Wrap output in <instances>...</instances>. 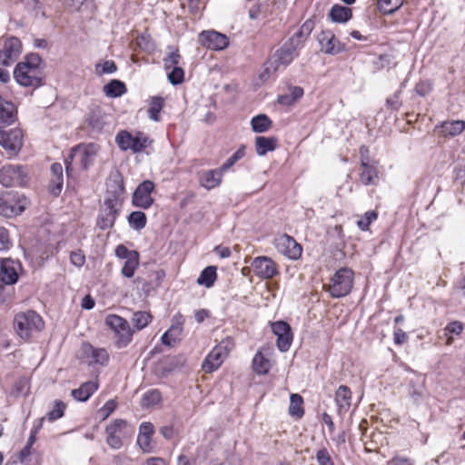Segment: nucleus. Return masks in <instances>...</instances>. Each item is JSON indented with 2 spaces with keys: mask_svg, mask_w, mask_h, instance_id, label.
Wrapping results in <instances>:
<instances>
[{
  "mask_svg": "<svg viewBox=\"0 0 465 465\" xmlns=\"http://www.w3.org/2000/svg\"><path fill=\"white\" fill-rule=\"evenodd\" d=\"M114 186V190H107L99 209L96 226L100 230H107L114 226L123 205L124 184L123 183H115Z\"/></svg>",
  "mask_w": 465,
  "mask_h": 465,
  "instance_id": "1",
  "label": "nucleus"
},
{
  "mask_svg": "<svg viewBox=\"0 0 465 465\" xmlns=\"http://www.w3.org/2000/svg\"><path fill=\"white\" fill-rule=\"evenodd\" d=\"M302 46L295 39L289 38L279 49L275 51L264 64V70L260 74V79L265 82L277 71L287 67L292 60L298 56V51Z\"/></svg>",
  "mask_w": 465,
  "mask_h": 465,
  "instance_id": "2",
  "label": "nucleus"
},
{
  "mask_svg": "<svg viewBox=\"0 0 465 465\" xmlns=\"http://www.w3.org/2000/svg\"><path fill=\"white\" fill-rule=\"evenodd\" d=\"M233 348L234 341L232 337L227 336L222 340L205 357L202 363L203 371L206 373H212L218 370Z\"/></svg>",
  "mask_w": 465,
  "mask_h": 465,
  "instance_id": "3",
  "label": "nucleus"
},
{
  "mask_svg": "<svg viewBox=\"0 0 465 465\" xmlns=\"http://www.w3.org/2000/svg\"><path fill=\"white\" fill-rule=\"evenodd\" d=\"M354 273L348 267L340 268L331 278L327 291L332 298L348 295L353 285Z\"/></svg>",
  "mask_w": 465,
  "mask_h": 465,
  "instance_id": "4",
  "label": "nucleus"
},
{
  "mask_svg": "<svg viewBox=\"0 0 465 465\" xmlns=\"http://www.w3.org/2000/svg\"><path fill=\"white\" fill-rule=\"evenodd\" d=\"M14 326L22 339L28 340L33 331H39L44 328V322L35 312L27 311L15 316Z\"/></svg>",
  "mask_w": 465,
  "mask_h": 465,
  "instance_id": "5",
  "label": "nucleus"
},
{
  "mask_svg": "<svg viewBox=\"0 0 465 465\" xmlns=\"http://www.w3.org/2000/svg\"><path fill=\"white\" fill-rule=\"evenodd\" d=\"M25 197L14 192H4L0 195V215L12 218L21 214L26 208Z\"/></svg>",
  "mask_w": 465,
  "mask_h": 465,
  "instance_id": "6",
  "label": "nucleus"
},
{
  "mask_svg": "<svg viewBox=\"0 0 465 465\" xmlns=\"http://www.w3.org/2000/svg\"><path fill=\"white\" fill-rule=\"evenodd\" d=\"M24 145V133L20 128L5 130L0 128V146L5 152L7 158L16 157Z\"/></svg>",
  "mask_w": 465,
  "mask_h": 465,
  "instance_id": "7",
  "label": "nucleus"
},
{
  "mask_svg": "<svg viewBox=\"0 0 465 465\" xmlns=\"http://www.w3.org/2000/svg\"><path fill=\"white\" fill-rule=\"evenodd\" d=\"M105 323L114 332L118 348L126 347L131 342L134 330L131 329L125 319L116 314H110L106 316Z\"/></svg>",
  "mask_w": 465,
  "mask_h": 465,
  "instance_id": "8",
  "label": "nucleus"
},
{
  "mask_svg": "<svg viewBox=\"0 0 465 465\" xmlns=\"http://www.w3.org/2000/svg\"><path fill=\"white\" fill-rule=\"evenodd\" d=\"M28 180V171L24 165L8 164L0 169V183L5 187L25 186Z\"/></svg>",
  "mask_w": 465,
  "mask_h": 465,
  "instance_id": "9",
  "label": "nucleus"
},
{
  "mask_svg": "<svg viewBox=\"0 0 465 465\" xmlns=\"http://www.w3.org/2000/svg\"><path fill=\"white\" fill-rule=\"evenodd\" d=\"M128 423L126 420L122 419H116L105 428L107 433L106 442L114 450H118L122 447V438L124 437L128 432Z\"/></svg>",
  "mask_w": 465,
  "mask_h": 465,
  "instance_id": "10",
  "label": "nucleus"
},
{
  "mask_svg": "<svg viewBox=\"0 0 465 465\" xmlns=\"http://www.w3.org/2000/svg\"><path fill=\"white\" fill-rule=\"evenodd\" d=\"M22 52L21 41L12 36L5 41L4 48L0 50V64L9 66L16 61Z\"/></svg>",
  "mask_w": 465,
  "mask_h": 465,
  "instance_id": "11",
  "label": "nucleus"
},
{
  "mask_svg": "<svg viewBox=\"0 0 465 465\" xmlns=\"http://www.w3.org/2000/svg\"><path fill=\"white\" fill-rule=\"evenodd\" d=\"M37 74L38 71L30 69L24 64H17L14 71V77L20 85L36 87L42 84V79Z\"/></svg>",
  "mask_w": 465,
  "mask_h": 465,
  "instance_id": "12",
  "label": "nucleus"
},
{
  "mask_svg": "<svg viewBox=\"0 0 465 465\" xmlns=\"http://www.w3.org/2000/svg\"><path fill=\"white\" fill-rule=\"evenodd\" d=\"M153 189L154 183L152 181L145 180L141 183L133 194L132 202L134 205L143 209L149 208L153 202V199L151 196V193Z\"/></svg>",
  "mask_w": 465,
  "mask_h": 465,
  "instance_id": "13",
  "label": "nucleus"
},
{
  "mask_svg": "<svg viewBox=\"0 0 465 465\" xmlns=\"http://www.w3.org/2000/svg\"><path fill=\"white\" fill-rule=\"evenodd\" d=\"M277 250L290 259H298L302 252V246L291 236L281 235L275 240Z\"/></svg>",
  "mask_w": 465,
  "mask_h": 465,
  "instance_id": "14",
  "label": "nucleus"
},
{
  "mask_svg": "<svg viewBox=\"0 0 465 465\" xmlns=\"http://www.w3.org/2000/svg\"><path fill=\"white\" fill-rule=\"evenodd\" d=\"M21 265L10 258L2 259L0 262V282L12 287L18 281V270Z\"/></svg>",
  "mask_w": 465,
  "mask_h": 465,
  "instance_id": "15",
  "label": "nucleus"
},
{
  "mask_svg": "<svg viewBox=\"0 0 465 465\" xmlns=\"http://www.w3.org/2000/svg\"><path fill=\"white\" fill-rule=\"evenodd\" d=\"M272 331L277 336V347L281 351H287L292 341L290 325L282 321L272 323Z\"/></svg>",
  "mask_w": 465,
  "mask_h": 465,
  "instance_id": "16",
  "label": "nucleus"
},
{
  "mask_svg": "<svg viewBox=\"0 0 465 465\" xmlns=\"http://www.w3.org/2000/svg\"><path fill=\"white\" fill-rule=\"evenodd\" d=\"M252 267L254 273L261 279H271L278 272L275 262L267 256L254 258Z\"/></svg>",
  "mask_w": 465,
  "mask_h": 465,
  "instance_id": "17",
  "label": "nucleus"
},
{
  "mask_svg": "<svg viewBox=\"0 0 465 465\" xmlns=\"http://www.w3.org/2000/svg\"><path fill=\"white\" fill-rule=\"evenodd\" d=\"M199 42L212 50H223L229 45L227 36L216 31L202 32L199 35Z\"/></svg>",
  "mask_w": 465,
  "mask_h": 465,
  "instance_id": "18",
  "label": "nucleus"
},
{
  "mask_svg": "<svg viewBox=\"0 0 465 465\" xmlns=\"http://www.w3.org/2000/svg\"><path fill=\"white\" fill-rule=\"evenodd\" d=\"M318 41L321 50L325 54H336L345 50V45L335 37L331 31H322L318 36Z\"/></svg>",
  "mask_w": 465,
  "mask_h": 465,
  "instance_id": "19",
  "label": "nucleus"
},
{
  "mask_svg": "<svg viewBox=\"0 0 465 465\" xmlns=\"http://www.w3.org/2000/svg\"><path fill=\"white\" fill-rule=\"evenodd\" d=\"M17 119L15 104L0 95V128L13 124Z\"/></svg>",
  "mask_w": 465,
  "mask_h": 465,
  "instance_id": "20",
  "label": "nucleus"
},
{
  "mask_svg": "<svg viewBox=\"0 0 465 465\" xmlns=\"http://www.w3.org/2000/svg\"><path fill=\"white\" fill-rule=\"evenodd\" d=\"M224 173L225 172L222 170V167L203 172L200 178L201 185L207 190H211L219 186L222 183Z\"/></svg>",
  "mask_w": 465,
  "mask_h": 465,
  "instance_id": "21",
  "label": "nucleus"
},
{
  "mask_svg": "<svg viewBox=\"0 0 465 465\" xmlns=\"http://www.w3.org/2000/svg\"><path fill=\"white\" fill-rule=\"evenodd\" d=\"M99 384L96 381L84 382L78 389L71 391V396L77 401H86L97 390Z\"/></svg>",
  "mask_w": 465,
  "mask_h": 465,
  "instance_id": "22",
  "label": "nucleus"
},
{
  "mask_svg": "<svg viewBox=\"0 0 465 465\" xmlns=\"http://www.w3.org/2000/svg\"><path fill=\"white\" fill-rule=\"evenodd\" d=\"M335 401L339 413H346L351 407V391L350 388L345 385H341L336 391Z\"/></svg>",
  "mask_w": 465,
  "mask_h": 465,
  "instance_id": "23",
  "label": "nucleus"
},
{
  "mask_svg": "<svg viewBox=\"0 0 465 465\" xmlns=\"http://www.w3.org/2000/svg\"><path fill=\"white\" fill-rule=\"evenodd\" d=\"M361 173L360 174L361 182L365 185L374 183L375 179L378 178V169L376 162H368L363 160V164H361Z\"/></svg>",
  "mask_w": 465,
  "mask_h": 465,
  "instance_id": "24",
  "label": "nucleus"
},
{
  "mask_svg": "<svg viewBox=\"0 0 465 465\" xmlns=\"http://www.w3.org/2000/svg\"><path fill=\"white\" fill-rule=\"evenodd\" d=\"M86 357L90 359V363L92 364H99L104 366L107 364L109 360V354L105 349L103 348H94L91 345H88L84 350Z\"/></svg>",
  "mask_w": 465,
  "mask_h": 465,
  "instance_id": "25",
  "label": "nucleus"
},
{
  "mask_svg": "<svg viewBox=\"0 0 465 465\" xmlns=\"http://www.w3.org/2000/svg\"><path fill=\"white\" fill-rule=\"evenodd\" d=\"M99 145L95 143H88L83 147L81 153V164L84 169H88L91 165L94 164V159L99 152Z\"/></svg>",
  "mask_w": 465,
  "mask_h": 465,
  "instance_id": "26",
  "label": "nucleus"
},
{
  "mask_svg": "<svg viewBox=\"0 0 465 465\" xmlns=\"http://www.w3.org/2000/svg\"><path fill=\"white\" fill-rule=\"evenodd\" d=\"M277 139L275 137L257 136L255 138L256 153L260 156L272 152L276 148Z\"/></svg>",
  "mask_w": 465,
  "mask_h": 465,
  "instance_id": "27",
  "label": "nucleus"
},
{
  "mask_svg": "<svg viewBox=\"0 0 465 465\" xmlns=\"http://www.w3.org/2000/svg\"><path fill=\"white\" fill-rule=\"evenodd\" d=\"M329 15L334 23H346L352 17V11L349 7L334 5L331 8Z\"/></svg>",
  "mask_w": 465,
  "mask_h": 465,
  "instance_id": "28",
  "label": "nucleus"
},
{
  "mask_svg": "<svg viewBox=\"0 0 465 465\" xmlns=\"http://www.w3.org/2000/svg\"><path fill=\"white\" fill-rule=\"evenodd\" d=\"M85 122L94 130L100 131L104 125V114L99 108H94L86 114Z\"/></svg>",
  "mask_w": 465,
  "mask_h": 465,
  "instance_id": "29",
  "label": "nucleus"
},
{
  "mask_svg": "<svg viewBox=\"0 0 465 465\" xmlns=\"http://www.w3.org/2000/svg\"><path fill=\"white\" fill-rule=\"evenodd\" d=\"M104 93L108 97H119L126 93V86L122 81L114 79L104 86Z\"/></svg>",
  "mask_w": 465,
  "mask_h": 465,
  "instance_id": "30",
  "label": "nucleus"
},
{
  "mask_svg": "<svg viewBox=\"0 0 465 465\" xmlns=\"http://www.w3.org/2000/svg\"><path fill=\"white\" fill-rule=\"evenodd\" d=\"M313 28H314V23L312 22V20L309 19V20L305 21L302 24V25L299 28V30L296 33H294L290 38L295 39V42L297 41L299 45H301L302 47L303 43L310 36Z\"/></svg>",
  "mask_w": 465,
  "mask_h": 465,
  "instance_id": "31",
  "label": "nucleus"
},
{
  "mask_svg": "<svg viewBox=\"0 0 465 465\" xmlns=\"http://www.w3.org/2000/svg\"><path fill=\"white\" fill-rule=\"evenodd\" d=\"M251 124L253 132L264 133L272 127V122L266 114H261L251 120Z\"/></svg>",
  "mask_w": 465,
  "mask_h": 465,
  "instance_id": "32",
  "label": "nucleus"
},
{
  "mask_svg": "<svg viewBox=\"0 0 465 465\" xmlns=\"http://www.w3.org/2000/svg\"><path fill=\"white\" fill-rule=\"evenodd\" d=\"M153 316L144 311H138L134 312L131 322L134 325V330L141 331L144 329L151 322Z\"/></svg>",
  "mask_w": 465,
  "mask_h": 465,
  "instance_id": "33",
  "label": "nucleus"
},
{
  "mask_svg": "<svg viewBox=\"0 0 465 465\" xmlns=\"http://www.w3.org/2000/svg\"><path fill=\"white\" fill-rule=\"evenodd\" d=\"M164 105L163 98L161 96H153L151 98L149 108L147 110L148 117L154 122L160 121V112Z\"/></svg>",
  "mask_w": 465,
  "mask_h": 465,
  "instance_id": "34",
  "label": "nucleus"
},
{
  "mask_svg": "<svg viewBox=\"0 0 465 465\" xmlns=\"http://www.w3.org/2000/svg\"><path fill=\"white\" fill-rule=\"evenodd\" d=\"M271 368L270 361L263 356L262 351H257L252 360V369L257 374H266Z\"/></svg>",
  "mask_w": 465,
  "mask_h": 465,
  "instance_id": "35",
  "label": "nucleus"
},
{
  "mask_svg": "<svg viewBox=\"0 0 465 465\" xmlns=\"http://www.w3.org/2000/svg\"><path fill=\"white\" fill-rule=\"evenodd\" d=\"M216 277V268L214 266H208L202 271L197 279V282L200 285H204L205 287L210 288L213 285Z\"/></svg>",
  "mask_w": 465,
  "mask_h": 465,
  "instance_id": "36",
  "label": "nucleus"
},
{
  "mask_svg": "<svg viewBox=\"0 0 465 465\" xmlns=\"http://www.w3.org/2000/svg\"><path fill=\"white\" fill-rule=\"evenodd\" d=\"M302 397L299 394H292L290 397L289 413L292 417L301 418L304 411L302 408Z\"/></svg>",
  "mask_w": 465,
  "mask_h": 465,
  "instance_id": "37",
  "label": "nucleus"
},
{
  "mask_svg": "<svg viewBox=\"0 0 465 465\" xmlns=\"http://www.w3.org/2000/svg\"><path fill=\"white\" fill-rule=\"evenodd\" d=\"M403 4V0H379L378 9L384 15H390L397 11Z\"/></svg>",
  "mask_w": 465,
  "mask_h": 465,
  "instance_id": "38",
  "label": "nucleus"
},
{
  "mask_svg": "<svg viewBox=\"0 0 465 465\" xmlns=\"http://www.w3.org/2000/svg\"><path fill=\"white\" fill-rule=\"evenodd\" d=\"M465 129V122L452 121L447 122L442 124V132L445 135L455 136L460 134Z\"/></svg>",
  "mask_w": 465,
  "mask_h": 465,
  "instance_id": "39",
  "label": "nucleus"
},
{
  "mask_svg": "<svg viewBox=\"0 0 465 465\" xmlns=\"http://www.w3.org/2000/svg\"><path fill=\"white\" fill-rule=\"evenodd\" d=\"M146 222V215L143 212H133L128 216L129 224L135 230L143 229Z\"/></svg>",
  "mask_w": 465,
  "mask_h": 465,
  "instance_id": "40",
  "label": "nucleus"
},
{
  "mask_svg": "<svg viewBox=\"0 0 465 465\" xmlns=\"http://www.w3.org/2000/svg\"><path fill=\"white\" fill-rule=\"evenodd\" d=\"M139 266V254L125 260L122 268V274L126 278H132Z\"/></svg>",
  "mask_w": 465,
  "mask_h": 465,
  "instance_id": "41",
  "label": "nucleus"
},
{
  "mask_svg": "<svg viewBox=\"0 0 465 465\" xmlns=\"http://www.w3.org/2000/svg\"><path fill=\"white\" fill-rule=\"evenodd\" d=\"M245 145L244 144H242L238 149L237 151L232 154L231 155L226 161L225 163L221 166L222 167V170H223L224 172L228 171L230 168H232L239 160H241L242 158H243V156L245 155Z\"/></svg>",
  "mask_w": 465,
  "mask_h": 465,
  "instance_id": "42",
  "label": "nucleus"
},
{
  "mask_svg": "<svg viewBox=\"0 0 465 465\" xmlns=\"http://www.w3.org/2000/svg\"><path fill=\"white\" fill-rule=\"evenodd\" d=\"M162 400V396L159 391L157 390H150L142 399V404L143 407H151L158 404Z\"/></svg>",
  "mask_w": 465,
  "mask_h": 465,
  "instance_id": "43",
  "label": "nucleus"
},
{
  "mask_svg": "<svg viewBox=\"0 0 465 465\" xmlns=\"http://www.w3.org/2000/svg\"><path fill=\"white\" fill-rule=\"evenodd\" d=\"M116 70V64L113 60H106L103 64H96L94 66V73L98 76L105 74H114Z\"/></svg>",
  "mask_w": 465,
  "mask_h": 465,
  "instance_id": "44",
  "label": "nucleus"
},
{
  "mask_svg": "<svg viewBox=\"0 0 465 465\" xmlns=\"http://www.w3.org/2000/svg\"><path fill=\"white\" fill-rule=\"evenodd\" d=\"M65 403L62 401H55L53 409L47 413V419L50 421L62 418L64 414Z\"/></svg>",
  "mask_w": 465,
  "mask_h": 465,
  "instance_id": "45",
  "label": "nucleus"
},
{
  "mask_svg": "<svg viewBox=\"0 0 465 465\" xmlns=\"http://www.w3.org/2000/svg\"><path fill=\"white\" fill-rule=\"evenodd\" d=\"M147 142L148 138L142 134L136 136L132 135L130 150H132L134 153L141 152L147 146Z\"/></svg>",
  "mask_w": 465,
  "mask_h": 465,
  "instance_id": "46",
  "label": "nucleus"
},
{
  "mask_svg": "<svg viewBox=\"0 0 465 465\" xmlns=\"http://www.w3.org/2000/svg\"><path fill=\"white\" fill-rule=\"evenodd\" d=\"M132 134L127 131H121L115 137L117 145L124 151L130 149Z\"/></svg>",
  "mask_w": 465,
  "mask_h": 465,
  "instance_id": "47",
  "label": "nucleus"
},
{
  "mask_svg": "<svg viewBox=\"0 0 465 465\" xmlns=\"http://www.w3.org/2000/svg\"><path fill=\"white\" fill-rule=\"evenodd\" d=\"M378 217V214L374 211H369L365 213L364 217L357 222L358 227L361 231H367L369 229L370 224L375 221Z\"/></svg>",
  "mask_w": 465,
  "mask_h": 465,
  "instance_id": "48",
  "label": "nucleus"
},
{
  "mask_svg": "<svg viewBox=\"0 0 465 465\" xmlns=\"http://www.w3.org/2000/svg\"><path fill=\"white\" fill-rule=\"evenodd\" d=\"M171 69V72L168 74V79L170 83L174 85L181 84L184 77L183 69L180 66H174Z\"/></svg>",
  "mask_w": 465,
  "mask_h": 465,
  "instance_id": "49",
  "label": "nucleus"
},
{
  "mask_svg": "<svg viewBox=\"0 0 465 465\" xmlns=\"http://www.w3.org/2000/svg\"><path fill=\"white\" fill-rule=\"evenodd\" d=\"M316 460L319 465H334L332 458L326 448H322L316 452Z\"/></svg>",
  "mask_w": 465,
  "mask_h": 465,
  "instance_id": "50",
  "label": "nucleus"
},
{
  "mask_svg": "<svg viewBox=\"0 0 465 465\" xmlns=\"http://www.w3.org/2000/svg\"><path fill=\"white\" fill-rule=\"evenodd\" d=\"M14 288L0 282V304L10 302L14 296Z\"/></svg>",
  "mask_w": 465,
  "mask_h": 465,
  "instance_id": "51",
  "label": "nucleus"
},
{
  "mask_svg": "<svg viewBox=\"0 0 465 465\" xmlns=\"http://www.w3.org/2000/svg\"><path fill=\"white\" fill-rule=\"evenodd\" d=\"M183 328L178 326H172L166 332H164L161 338L163 344L172 346L175 341V338H173V333L177 332L178 334L182 331Z\"/></svg>",
  "mask_w": 465,
  "mask_h": 465,
  "instance_id": "52",
  "label": "nucleus"
},
{
  "mask_svg": "<svg viewBox=\"0 0 465 465\" xmlns=\"http://www.w3.org/2000/svg\"><path fill=\"white\" fill-rule=\"evenodd\" d=\"M114 252L118 258L124 259V260H128V259L139 254V252L137 251L129 250L124 244L117 245Z\"/></svg>",
  "mask_w": 465,
  "mask_h": 465,
  "instance_id": "53",
  "label": "nucleus"
},
{
  "mask_svg": "<svg viewBox=\"0 0 465 465\" xmlns=\"http://www.w3.org/2000/svg\"><path fill=\"white\" fill-rule=\"evenodd\" d=\"M11 246L12 242L8 231L5 227L0 226V252L9 250Z\"/></svg>",
  "mask_w": 465,
  "mask_h": 465,
  "instance_id": "54",
  "label": "nucleus"
},
{
  "mask_svg": "<svg viewBox=\"0 0 465 465\" xmlns=\"http://www.w3.org/2000/svg\"><path fill=\"white\" fill-rule=\"evenodd\" d=\"M116 402L114 400L107 401L104 406L99 409L98 414L102 420H105L109 417V415L114 412L116 408Z\"/></svg>",
  "mask_w": 465,
  "mask_h": 465,
  "instance_id": "55",
  "label": "nucleus"
},
{
  "mask_svg": "<svg viewBox=\"0 0 465 465\" xmlns=\"http://www.w3.org/2000/svg\"><path fill=\"white\" fill-rule=\"evenodd\" d=\"M181 56L178 52H172L166 58L163 59V64L166 69L178 66Z\"/></svg>",
  "mask_w": 465,
  "mask_h": 465,
  "instance_id": "56",
  "label": "nucleus"
},
{
  "mask_svg": "<svg viewBox=\"0 0 465 465\" xmlns=\"http://www.w3.org/2000/svg\"><path fill=\"white\" fill-rule=\"evenodd\" d=\"M40 62L41 58L37 54H30L25 57V61L21 62L20 64H24L30 69L37 71Z\"/></svg>",
  "mask_w": 465,
  "mask_h": 465,
  "instance_id": "57",
  "label": "nucleus"
},
{
  "mask_svg": "<svg viewBox=\"0 0 465 465\" xmlns=\"http://www.w3.org/2000/svg\"><path fill=\"white\" fill-rule=\"evenodd\" d=\"M63 188V177H51L49 190L54 195H59Z\"/></svg>",
  "mask_w": 465,
  "mask_h": 465,
  "instance_id": "58",
  "label": "nucleus"
},
{
  "mask_svg": "<svg viewBox=\"0 0 465 465\" xmlns=\"http://www.w3.org/2000/svg\"><path fill=\"white\" fill-rule=\"evenodd\" d=\"M462 330H463L462 323L460 322H459V321H454V322H450L446 326L444 331H445L446 334L447 333H453V334L459 335V334H460Z\"/></svg>",
  "mask_w": 465,
  "mask_h": 465,
  "instance_id": "59",
  "label": "nucleus"
},
{
  "mask_svg": "<svg viewBox=\"0 0 465 465\" xmlns=\"http://www.w3.org/2000/svg\"><path fill=\"white\" fill-rule=\"evenodd\" d=\"M407 341H408V335L406 334V332L403 330H401L400 328H397L394 330L393 341L395 344L401 345V344L405 343Z\"/></svg>",
  "mask_w": 465,
  "mask_h": 465,
  "instance_id": "60",
  "label": "nucleus"
},
{
  "mask_svg": "<svg viewBox=\"0 0 465 465\" xmlns=\"http://www.w3.org/2000/svg\"><path fill=\"white\" fill-rule=\"evenodd\" d=\"M151 439V437L142 435L137 437V444L144 452H150L152 450Z\"/></svg>",
  "mask_w": 465,
  "mask_h": 465,
  "instance_id": "61",
  "label": "nucleus"
},
{
  "mask_svg": "<svg viewBox=\"0 0 465 465\" xmlns=\"http://www.w3.org/2000/svg\"><path fill=\"white\" fill-rule=\"evenodd\" d=\"M70 260H71V262L77 266V267H81L84 265V262H85V257L84 255L83 254L82 252L78 251V252H71V255H70Z\"/></svg>",
  "mask_w": 465,
  "mask_h": 465,
  "instance_id": "62",
  "label": "nucleus"
},
{
  "mask_svg": "<svg viewBox=\"0 0 465 465\" xmlns=\"http://www.w3.org/2000/svg\"><path fill=\"white\" fill-rule=\"evenodd\" d=\"M153 434V426L152 423L143 422L140 425L138 435L148 436V437L152 438Z\"/></svg>",
  "mask_w": 465,
  "mask_h": 465,
  "instance_id": "63",
  "label": "nucleus"
},
{
  "mask_svg": "<svg viewBox=\"0 0 465 465\" xmlns=\"http://www.w3.org/2000/svg\"><path fill=\"white\" fill-rule=\"evenodd\" d=\"M392 465H413L414 462L411 459L404 456H395L390 461Z\"/></svg>",
  "mask_w": 465,
  "mask_h": 465,
  "instance_id": "64",
  "label": "nucleus"
}]
</instances>
